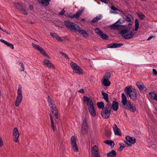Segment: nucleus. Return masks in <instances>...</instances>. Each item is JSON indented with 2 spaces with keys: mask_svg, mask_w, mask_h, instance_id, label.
I'll list each match as a JSON object with an SVG mask.
<instances>
[{
  "mask_svg": "<svg viewBox=\"0 0 157 157\" xmlns=\"http://www.w3.org/2000/svg\"><path fill=\"white\" fill-rule=\"evenodd\" d=\"M49 116H50V118L51 124H54L53 120V118H52V116L51 114H50Z\"/></svg>",
  "mask_w": 157,
  "mask_h": 157,
  "instance_id": "obj_48",
  "label": "nucleus"
},
{
  "mask_svg": "<svg viewBox=\"0 0 157 157\" xmlns=\"http://www.w3.org/2000/svg\"><path fill=\"white\" fill-rule=\"evenodd\" d=\"M101 16L100 15L98 16H97L94 18L91 21V22L92 23H95L101 19Z\"/></svg>",
  "mask_w": 157,
  "mask_h": 157,
  "instance_id": "obj_32",
  "label": "nucleus"
},
{
  "mask_svg": "<svg viewBox=\"0 0 157 157\" xmlns=\"http://www.w3.org/2000/svg\"><path fill=\"white\" fill-rule=\"evenodd\" d=\"M63 23L66 28L69 29L71 31L78 32L86 38L89 36V34L85 30H82L77 25L71 22L69 20H64Z\"/></svg>",
  "mask_w": 157,
  "mask_h": 157,
  "instance_id": "obj_1",
  "label": "nucleus"
},
{
  "mask_svg": "<svg viewBox=\"0 0 157 157\" xmlns=\"http://www.w3.org/2000/svg\"><path fill=\"white\" fill-rule=\"evenodd\" d=\"M124 142L127 145V147H130L132 146V145L130 144H128V142H127V141H124Z\"/></svg>",
  "mask_w": 157,
  "mask_h": 157,
  "instance_id": "obj_58",
  "label": "nucleus"
},
{
  "mask_svg": "<svg viewBox=\"0 0 157 157\" xmlns=\"http://www.w3.org/2000/svg\"><path fill=\"white\" fill-rule=\"evenodd\" d=\"M106 155L108 157H115L117 155V153L115 151L113 150L111 152L107 153Z\"/></svg>",
  "mask_w": 157,
  "mask_h": 157,
  "instance_id": "obj_25",
  "label": "nucleus"
},
{
  "mask_svg": "<svg viewBox=\"0 0 157 157\" xmlns=\"http://www.w3.org/2000/svg\"><path fill=\"white\" fill-rule=\"evenodd\" d=\"M15 7L17 9L20 10V11L23 8V6L19 3H17L15 5Z\"/></svg>",
  "mask_w": 157,
  "mask_h": 157,
  "instance_id": "obj_35",
  "label": "nucleus"
},
{
  "mask_svg": "<svg viewBox=\"0 0 157 157\" xmlns=\"http://www.w3.org/2000/svg\"><path fill=\"white\" fill-rule=\"evenodd\" d=\"M29 9L30 10H32L33 9V6L32 5H30L29 6Z\"/></svg>",
  "mask_w": 157,
  "mask_h": 157,
  "instance_id": "obj_64",
  "label": "nucleus"
},
{
  "mask_svg": "<svg viewBox=\"0 0 157 157\" xmlns=\"http://www.w3.org/2000/svg\"><path fill=\"white\" fill-rule=\"evenodd\" d=\"M108 144L112 148H113L114 147V143L113 141L109 140V143Z\"/></svg>",
  "mask_w": 157,
  "mask_h": 157,
  "instance_id": "obj_41",
  "label": "nucleus"
},
{
  "mask_svg": "<svg viewBox=\"0 0 157 157\" xmlns=\"http://www.w3.org/2000/svg\"><path fill=\"white\" fill-rule=\"evenodd\" d=\"M112 109L111 104L110 102H108L106 105L105 107H104V109L110 111L111 112Z\"/></svg>",
  "mask_w": 157,
  "mask_h": 157,
  "instance_id": "obj_27",
  "label": "nucleus"
},
{
  "mask_svg": "<svg viewBox=\"0 0 157 157\" xmlns=\"http://www.w3.org/2000/svg\"><path fill=\"white\" fill-rule=\"evenodd\" d=\"M13 134L14 136L13 139L14 141L16 142H18L19 140L18 139L19 137V134L17 128H14Z\"/></svg>",
  "mask_w": 157,
  "mask_h": 157,
  "instance_id": "obj_12",
  "label": "nucleus"
},
{
  "mask_svg": "<svg viewBox=\"0 0 157 157\" xmlns=\"http://www.w3.org/2000/svg\"><path fill=\"white\" fill-rule=\"evenodd\" d=\"M136 85L141 92H143L144 89L145 90L147 89L143 83L141 82H137L136 83Z\"/></svg>",
  "mask_w": 157,
  "mask_h": 157,
  "instance_id": "obj_13",
  "label": "nucleus"
},
{
  "mask_svg": "<svg viewBox=\"0 0 157 157\" xmlns=\"http://www.w3.org/2000/svg\"><path fill=\"white\" fill-rule=\"evenodd\" d=\"M67 17H70L71 18H73L74 17V14H73L71 13H70V14H68Z\"/></svg>",
  "mask_w": 157,
  "mask_h": 157,
  "instance_id": "obj_51",
  "label": "nucleus"
},
{
  "mask_svg": "<svg viewBox=\"0 0 157 157\" xmlns=\"http://www.w3.org/2000/svg\"><path fill=\"white\" fill-rule=\"evenodd\" d=\"M83 99L84 102H87V105L88 108L94 106L92 101L90 98L86 96H84Z\"/></svg>",
  "mask_w": 157,
  "mask_h": 157,
  "instance_id": "obj_10",
  "label": "nucleus"
},
{
  "mask_svg": "<svg viewBox=\"0 0 157 157\" xmlns=\"http://www.w3.org/2000/svg\"><path fill=\"white\" fill-rule=\"evenodd\" d=\"M102 39L105 40H108L109 39V36L105 34L101 33L99 36Z\"/></svg>",
  "mask_w": 157,
  "mask_h": 157,
  "instance_id": "obj_34",
  "label": "nucleus"
},
{
  "mask_svg": "<svg viewBox=\"0 0 157 157\" xmlns=\"http://www.w3.org/2000/svg\"><path fill=\"white\" fill-rule=\"evenodd\" d=\"M124 21V20H121L120 19L116 22L112 24L110 27L114 29H118L121 26L120 24L123 23Z\"/></svg>",
  "mask_w": 157,
  "mask_h": 157,
  "instance_id": "obj_8",
  "label": "nucleus"
},
{
  "mask_svg": "<svg viewBox=\"0 0 157 157\" xmlns=\"http://www.w3.org/2000/svg\"><path fill=\"white\" fill-rule=\"evenodd\" d=\"M136 14L138 16L140 19L141 20H143L144 19L145 17V15L142 13L140 12L138 13L137 12Z\"/></svg>",
  "mask_w": 157,
  "mask_h": 157,
  "instance_id": "obj_33",
  "label": "nucleus"
},
{
  "mask_svg": "<svg viewBox=\"0 0 157 157\" xmlns=\"http://www.w3.org/2000/svg\"><path fill=\"white\" fill-rule=\"evenodd\" d=\"M49 106L52 111L56 110L55 105L53 103L50 104V105H49Z\"/></svg>",
  "mask_w": 157,
  "mask_h": 157,
  "instance_id": "obj_40",
  "label": "nucleus"
},
{
  "mask_svg": "<svg viewBox=\"0 0 157 157\" xmlns=\"http://www.w3.org/2000/svg\"><path fill=\"white\" fill-rule=\"evenodd\" d=\"M71 144L72 147L74 151L77 152L78 151V148L76 144V139L74 136H72L71 138Z\"/></svg>",
  "mask_w": 157,
  "mask_h": 157,
  "instance_id": "obj_7",
  "label": "nucleus"
},
{
  "mask_svg": "<svg viewBox=\"0 0 157 157\" xmlns=\"http://www.w3.org/2000/svg\"><path fill=\"white\" fill-rule=\"evenodd\" d=\"M97 105L100 109H104V103L102 101L98 102L97 103Z\"/></svg>",
  "mask_w": 157,
  "mask_h": 157,
  "instance_id": "obj_29",
  "label": "nucleus"
},
{
  "mask_svg": "<svg viewBox=\"0 0 157 157\" xmlns=\"http://www.w3.org/2000/svg\"><path fill=\"white\" fill-rule=\"evenodd\" d=\"M65 12V11L64 10V9H63L61 10V11L59 13V15H63Z\"/></svg>",
  "mask_w": 157,
  "mask_h": 157,
  "instance_id": "obj_49",
  "label": "nucleus"
},
{
  "mask_svg": "<svg viewBox=\"0 0 157 157\" xmlns=\"http://www.w3.org/2000/svg\"><path fill=\"white\" fill-rule=\"evenodd\" d=\"M93 155V157H100V155L99 153V152L97 153H96L94 154Z\"/></svg>",
  "mask_w": 157,
  "mask_h": 157,
  "instance_id": "obj_47",
  "label": "nucleus"
},
{
  "mask_svg": "<svg viewBox=\"0 0 157 157\" xmlns=\"http://www.w3.org/2000/svg\"><path fill=\"white\" fill-rule=\"evenodd\" d=\"M51 127H52V128L53 131H55L56 129V128H55L54 127V124H51Z\"/></svg>",
  "mask_w": 157,
  "mask_h": 157,
  "instance_id": "obj_61",
  "label": "nucleus"
},
{
  "mask_svg": "<svg viewBox=\"0 0 157 157\" xmlns=\"http://www.w3.org/2000/svg\"><path fill=\"white\" fill-rule=\"evenodd\" d=\"M132 17V16L131 15L128 14L126 16L125 20L128 22H131Z\"/></svg>",
  "mask_w": 157,
  "mask_h": 157,
  "instance_id": "obj_38",
  "label": "nucleus"
},
{
  "mask_svg": "<svg viewBox=\"0 0 157 157\" xmlns=\"http://www.w3.org/2000/svg\"><path fill=\"white\" fill-rule=\"evenodd\" d=\"M109 141V140H106L104 141V143L108 144Z\"/></svg>",
  "mask_w": 157,
  "mask_h": 157,
  "instance_id": "obj_63",
  "label": "nucleus"
},
{
  "mask_svg": "<svg viewBox=\"0 0 157 157\" xmlns=\"http://www.w3.org/2000/svg\"><path fill=\"white\" fill-rule=\"evenodd\" d=\"M70 65L74 72L79 75H82L83 74V70L76 63L73 62H71L70 63Z\"/></svg>",
  "mask_w": 157,
  "mask_h": 157,
  "instance_id": "obj_4",
  "label": "nucleus"
},
{
  "mask_svg": "<svg viewBox=\"0 0 157 157\" xmlns=\"http://www.w3.org/2000/svg\"><path fill=\"white\" fill-rule=\"evenodd\" d=\"M88 127L86 123V119L85 118L83 121L81 133L82 135L87 134L88 133Z\"/></svg>",
  "mask_w": 157,
  "mask_h": 157,
  "instance_id": "obj_6",
  "label": "nucleus"
},
{
  "mask_svg": "<svg viewBox=\"0 0 157 157\" xmlns=\"http://www.w3.org/2000/svg\"><path fill=\"white\" fill-rule=\"evenodd\" d=\"M101 83L105 86H108L110 85L111 82L109 79L105 78L103 79V81L101 82Z\"/></svg>",
  "mask_w": 157,
  "mask_h": 157,
  "instance_id": "obj_23",
  "label": "nucleus"
},
{
  "mask_svg": "<svg viewBox=\"0 0 157 157\" xmlns=\"http://www.w3.org/2000/svg\"><path fill=\"white\" fill-rule=\"evenodd\" d=\"M52 112L53 114L55 115V114H56V113H58V111L57 110L52 111Z\"/></svg>",
  "mask_w": 157,
  "mask_h": 157,
  "instance_id": "obj_60",
  "label": "nucleus"
},
{
  "mask_svg": "<svg viewBox=\"0 0 157 157\" xmlns=\"http://www.w3.org/2000/svg\"><path fill=\"white\" fill-rule=\"evenodd\" d=\"M50 34L51 36H52L53 38L57 37L58 35L57 34L53 33H51Z\"/></svg>",
  "mask_w": 157,
  "mask_h": 157,
  "instance_id": "obj_46",
  "label": "nucleus"
},
{
  "mask_svg": "<svg viewBox=\"0 0 157 157\" xmlns=\"http://www.w3.org/2000/svg\"><path fill=\"white\" fill-rule=\"evenodd\" d=\"M20 11L25 15H27L28 14L27 12L23 8Z\"/></svg>",
  "mask_w": 157,
  "mask_h": 157,
  "instance_id": "obj_44",
  "label": "nucleus"
},
{
  "mask_svg": "<svg viewBox=\"0 0 157 157\" xmlns=\"http://www.w3.org/2000/svg\"><path fill=\"white\" fill-rule=\"evenodd\" d=\"M135 28L134 29H133V30L135 31H137L138 30L139 25V22L138 19H135Z\"/></svg>",
  "mask_w": 157,
  "mask_h": 157,
  "instance_id": "obj_28",
  "label": "nucleus"
},
{
  "mask_svg": "<svg viewBox=\"0 0 157 157\" xmlns=\"http://www.w3.org/2000/svg\"><path fill=\"white\" fill-rule=\"evenodd\" d=\"M1 42L4 43V44L7 45L8 47H10L12 49H13L14 48V46L13 44L11 43H9L7 41L3 39L0 40Z\"/></svg>",
  "mask_w": 157,
  "mask_h": 157,
  "instance_id": "obj_22",
  "label": "nucleus"
},
{
  "mask_svg": "<svg viewBox=\"0 0 157 157\" xmlns=\"http://www.w3.org/2000/svg\"><path fill=\"white\" fill-rule=\"evenodd\" d=\"M17 91V96L15 102V105L16 107H17L19 105L22 99L21 86V85L19 86Z\"/></svg>",
  "mask_w": 157,
  "mask_h": 157,
  "instance_id": "obj_5",
  "label": "nucleus"
},
{
  "mask_svg": "<svg viewBox=\"0 0 157 157\" xmlns=\"http://www.w3.org/2000/svg\"><path fill=\"white\" fill-rule=\"evenodd\" d=\"M98 152V148L96 145H95L92 148V154L93 155Z\"/></svg>",
  "mask_w": 157,
  "mask_h": 157,
  "instance_id": "obj_31",
  "label": "nucleus"
},
{
  "mask_svg": "<svg viewBox=\"0 0 157 157\" xmlns=\"http://www.w3.org/2000/svg\"><path fill=\"white\" fill-rule=\"evenodd\" d=\"M56 39L59 41H62L63 40L61 39L60 37L57 35V38H56Z\"/></svg>",
  "mask_w": 157,
  "mask_h": 157,
  "instance_id": "obj_54",
  "label": "nucleus"
},
{
  "mask_svg": "<svg viewBox=\"0 0 157 157\" xmlns=\"http://www.w3.org/2000/svg\"><path fill=\"white\" fill-rule=\"evenodd\" d=\"M110 113L111 112L110 111L103 109H102L101 115L103 117L107 119L109 118Z\"/></svg>",
  "mask_w": 157,
  "mask_h": 157,
  "instance_id": "obj_11",
  "label": "nucleus"
},
{
  "mask_svg": "<svg viewBox=\"0 0 157 157\" xmlns=\"http://www.w3.org/2000/svg\"><path fill=\"white\" fill-rule=\"evenodd\" d=\"M95 32L96 33L99 35V36L101 34V33H102V31L100 30L98 28H96L95 29Z\"/></svg>",
  "mask_w": 157,
  "mask_h": 157,
  "instance_id": "obj_39",
  "label": "nucleus"
},
{
  "mask_svg": "<svg viewBox=\"0 0 157 157\" xmlns=\"http://www.w3.org/2000/svg\"><path fill=\"white\" fill-rule=\"evenodd\" d=\"M60 53L63 56H64V57L67 59H69V57L64 52H60Z\"/></svg>",
  "mask_w": 157,
  "mask_h": 157,
  "instance_id": "obj_45",
  "label": "nucleus"
},
{
  "mask_svg": "<svg viewBox=\"0 0 157 157\" xmlns=\"http://www.w3.org/2000/svg\"><path fill=\"white\" fill-rule=\"evenodd\" d=\"M111 76V74L110 72H106V73L104 75V76L103 79H109Z\"/></svg>",
  "mask_w": 157,
  "mask_h": 157,
  "instance_id": "obj_36",
  "label": "nucleus"
},
{
  "mask_svg": "<svg viewBox=\"0 0 157 157\" xmlns=\"http://www.w3.org/2000/svg\"><path fill=\"white\" fill-rule=\"evenodd\" d=\"M113 128L115 135H118L120 136H121V133L120 131V130L118 128L116 124H113Z\"/></svg>",
  "mask_w": 157,
  "mask_h": 157,
  "instance_id": "obj_16",
  "label": "nucleus"
},
{
  "mask_svg": "<svg viewBox=\"0 0 157 157\" xmlns=\"http://www.w3.org/2000/svg\"><path fill=\"white\" fill-rule=\"evenodd\" d=\"M126 95H128L129 97L133 101H136L137 99V94L136 90L133 89L132 90L130 86H127L124 89Z\"/></svg>",
  "mask_w": 157,
  "mask_h": 157,
  "instance_id": "obj_3",
  "label": "nucleus"
},
{
  "mask_svg": "<svg viewBox=\"0 0 157 157\" xmlns=\"http://www.w3.org/2000/svg\"><path fill=\"white\" fill-rule=\"evenodd\" d=\"M101 94L103 96V98L105 101L108 102H109V96L108 94L102 91Z\"/></svg>",
  "mask_w": 157,
  "mask_h": 157,
  "instance_id": "obj_26",
  "label": "nucleus"
},
{
  "mask_svg": "<svg viewBox=\"0 0 157 157\" xmlns=\"http://www.w3.org/2000/svg\"><path fill=\"white\" fill-rule=\"evenodd\" d=\"M20 64H21V68H22V69H21V71H24V68L25 67H24V66L23 64V63L22 62L20 63Z\"/></svg>",
  "mask_w": 157,
  "mask_h": 157,
  "instance_id": "obj_50",
  "label": "nucleus"
},
{
  "mask_svg": "<svg viewBox=\"0 0 157 157\" xmlns=\"http://www.w3.org/2000/svg\"><path fill=\"white\" fill-rule=\"evenodd\" d=\"M115 111H117L118 108V103L117 101H114L112 103V108Z\"/></svg>",
  "mask_w": 157,
  "mask_h": 157,
  "instance_id": "obj_20",
  "label": "nucleus"
},
{
  "mask_svg": "<svg viewBox=\"0 0 157 157\" xmlns=\"http://www.w3.org/2000/svg\"><path fill=\"white\" fill-rule=\"evenodd\" d=\"M2 31L3 32H6L8 34H10V32H7L6 31V30H5L2 29Z\"/></svg>",
  "mask_w": 157,
  "mask_h": 157,
  "instance_id": "obj_62",
  "label": "nucleus"
},
{
  "mask_svg": "<svg viewBox=\"0 0 157 157\" xmlns=\"http://www.w3.org/2000/svg\"><path fill=\"white\" fill-rule=\"evenodd\" d=\"M123 45L122 43L118 44L114 43L113 44H109L107 45V47L109 48H117L122 46Z\"/></svg>",
  "mask_w": 157,
  "mask_h": 157,
  "instance_id": "obj_14",
  "label": "nucleus"
},
{
  "mask_svg": "<svg viewBox=\"0 0 157 157\" xmlns=\"http://www.w3.org/2000/svg\"><path fill=\"white\" fill-rule=\"evenodd\" d=\"M149 95L152 99L157 101V94L152 92L149 93Z\"/></svg>",
  "mask_w": 157,
  "mask_h": 157,
  "instance_id": "obj_30",
  "label": "nucleus"
},
{
  "mask_svg": "<svg viewBox=\"0 0 157 157\" xmlns=\"http://www.w3.org/2000/svg\"><path fill=\"white\" fill-rule=\"evenodd\" d=\"M32 45L33 48L36 49L37 50L39 51L41 53L44 50L42 47H40L39 45H36L33 43H32Z\"/></svg>",
  "mask_w": 157,
  "mask_h": 157,
  "instance_id": "obj_19",
  "label": "nucleus"
},
{
  "mask_svg": "<svg viewBox=\"0 0 157 157\" xmlns=\"http://www.w3.org/2000/svg\"><path fill=\"white\" fill-rule=\"evenodd\" d=\"M88 109L89 113L93 117H95L96 116V113L94 109V106L89 107Z\"/></svg>",
  "mask_w": 157,
  "mask_h": 157,
  "instance_id": "obj_17",
  "label": "nucleus"
},
{
  "mask_svg": "<svg viewBox=\"0 0 157 157\" xmlns=\"http://www.w3.org/2000/svg\"><path fill=\"white\" fill-rule=\"evenodd\" d=\"M128 30L127 29H122L120 32V34L121 35H125V34H127L128 33Z\"/></svg>",
  "mask_w": 157,
  "mask_h": 157,
  "instance_id": "obj_37",
  "label": "nucleus"
},
{
  "mask_svg": "<svg viewBox=\"0 0 157 157\" xmlns=\"http://www.w3.org/2000/svg\"><path fill=\"white\" fill-rule=\"evenodd\" d=\"M78 92L80 93H83L84 92V90L83 89H81L78 91Z\"/></svg>",
  "mask_w": 157,
  "mask_h": 157,
  "instance_id": "obj_59",
  "label": "nucleus"
},
{
  "mask_svg": "<svg viewBox=\"0 0 157 157\" xmlns=\"http://www.w3.org/2000/svg\"><path fill=\"white\" fill-rule=\"evenodd\" d=\"M38 2L45 6H47L49 4V1L48 0H37Z\"/></svg>",
  "mask_w": 157,
  "mask_h": 157,
  "instance_id": "obj_24",
  "label": "nucleus"
},
{
  "mask_svg": "<svg viewBox=\"0 0 157 157\" xmlns=\"http://www.w3.org/2000/svg\"><path fill=\"white\" fill-rule=\"evenodd\" d=\"M119 144L120 146V147L119 148V151H121L123 150V148H122V146H123V145L121 143H119Z\"/></svg>",
  "mask_w": 157,
  "mask_h": 157,
  "instance_id": "obj_55",
  "label": "nucleus"
},
{
  "mask_svg": "<svg viewBox=\"0 0 157 157\" xmlns=\"http://www.w3.org/2000/svg\"><path fill=\"white\" fill-rule=\"evenodd\" d=\"M84 10V8H81V10H78L75 14H74V17L77 19L79 18Z\"/></svg>",
  "mask_w": 157,
  "mask_h": 157,
  "instance_id": "obj_18",
  "label": "nucleus"
},
{
  "mask_svg": "<svg viewBox=\"0 0 157 157\" xmlns=\"http://www.w3.org/2000/svg\"><path fill=\"white\" fill-rule=\"evenodd\" d=\"M121 97L123 107L131 112H134L136 110L135 105L130 101H127L126 97L124 93L122 94Z\"/></svg>",
  "mask_w": 157,
  "mask_h": 157,
  "instance_id": "obj_2",
  "label": "nucleus"
},
{
  "mask_svg": "<svg viewBox=\"0 0 157 157\" xmlns=\"http://www.w3.org/2000/svg\"><path fill=\"white\" fill-rule=\"evenodd\" d=\"M41 53L44 56H47L48 58H50L49 56L47 54L46 51L45 50H44L43 52H42Z\"/></svg>",
  "mask_w": 157,
  "mask_h": 157,
  "instance_id": "obj_43",
  "label": "nucleus"
},
{
  "mask_svg": "<svg viewBox=\"0 0 157 157\" xmlns=\"http://www.w3.org/2000/svg\"><path fill=\"white\" fill-rule=\"evenodd\" d=\"M48 98L49 105H50V104H52V100L51 99V98L49 96H48Z\"/></svg>",
  "mask_w": 157,
  "mask_h": 157,
  "instance_id": "obj_53",
  "label": "nucleus"
},
{
  "mask_svg": "<svg viewBox=\"0 0 157 157\" xmlns=\"http://www.w3.org/2000/svg\"><path fill=\"white\" fill-rule=\"evenodd\" d=\"M135 34V33L132 32L127 35L122 36L126 39H129L132 38Z\"/></svg>",
  "mask_w": 157,
  "mask_h": 157,
  "instance_id": "obj_21",
  "label": "nucleus"
},
{
  "mask_svg": "<svg viewBox=\"0 0 157 157\" xmlns=\"http://www.w3.org/2000/svg\"><path fill=\"white\" fill-rule=\"evenodd\" d=\"M105 135L107 137H109L111 135V131L109 130L106 131L105 133Z\"/></svg>",
  "mask_w": 157,
  "mask_h": 157,
  "instance_id": "obj_42",
  "label": "nucleus"
},
{
  "mask_svg": "<svg viewBox=\"0 0 157 157\" xmlns=\"http://www.w3.org/2000/svg\"><path fill=\"white\" fill-rule=\"evenodd\" d=\"M100 1L102 2H104L105 3L108 4V2L109 0H99Z\"/></svg>",
  "mask_w": 157,
  "mask_h": 157,
  "instance_id": "obj_56",
  "label": "nucleus"
},
{
  "mask_svg": "<svg viewBox=\"0 0 157 157\" xmlns=\"http://www.w3.org/2000/svg\"><path fill=\"white\" fill-rule=\"evenodd\" d=\"M125 139L126 141L132 144H134L136 142V139L134 137H132L129 136L126 137Z\"/></svg>",
  "mask_w": 157,
  "mask_h": 157,
  "instance_id": "obj_15",
  "label": "nucleus"
},
{
  "mask_svg": "<svg viewBox=\"0 0 157 157\" xmlns=\"http://www.w3.org/2000/svg\"><path fill=\"white\" fill-rule=\"evenodd\" d=\"M153 74L154 75H157V71L155 69H153L152 70Z\"/></svg>",
  "mask_w": 157,
  "mask_h": 157,
  "instance_id": "obj_52",
  "label": "nucleus"
},
{
  "mask_svg": "<svg viewBox=\"0 0 157 157\" xmlns=\"http://www.w3.org/2000/svg\"><path fill=\"white\" fill-rule=\"evenodd\" d=\"M44 65L49 68L54 69L55 67L53 64L48 59H45L43 61Z\"/></svg>",
  "mask_w": 157,
  "mask_h": 157,
  "instance_id": "obj_9",
  "label": "nucleus"
},
{
  "mask_svg": "<svg viewBox=\"0 0 157 157\" xmlns=\"http://www.w3.org/2000/svg\"><path fill=\"white\" fill-rule=\"evenodd\" d=\"M111 9L112 10H113V11H116L117 10H118V9L116 8L115 6H112L111 7Z\"/></svg>",
  "mask_w": 157,
  "mask_h": 157,
  "instance_id": "obj_57",
  "label": "nucleus"
}]
</instances>
